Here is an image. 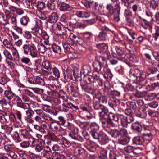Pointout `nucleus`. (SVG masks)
I'll return each instance as SVG.
<instances>
[{"label": "nucleus", "mask_w": 159, "mask_h": 159, "mask_svg": "<svg viewBox=\"0 0 159 159\" xmlns=\"http://www.w3.org/2000/svg\"><path fill=\"white\" fill-rule=\"evenodd\" d=\"M158 71L157 68L155 67H148L147 70V72L149 75L154 74Z\"/></svg>", "instance_id": "obj_58"}, {"label": "nucleus", "mask_w": 159, "mask_h": 159, "mask_svg": "<svg viewBox=\"0 0 159 159\" xmlns=\"http://www.w3.org/2000/svg\"><path fill=\"white\" fill-rule=\"evenodd\" d=\"M16 105L18 107L23 109L25 110H26L30 108L29 104L27 103L21 102H17Z\"/></svg>", "instance_id": "obj_32"}, {"label": "nucleus", "mask_w": 159, "mask_h": 159, "mask_svg": "<svg viewBox=\"0 0 159 159\" xmlns=\"http://www.w3.org/2000/svg\"><path fill=\"white\" fill-rule=\"evenodd\" d=\"M102 132V131H100L98 132L90 131L89 133L93 139L98 140L100 136L99 134H101Z\"/></svg>", "instance_id": "obj_47"}, {"label": "nucleus", "mask_w": 159, "mask_h": 159, "mask_svg": "<svg viewBox=\"0 0 159 159\" xmlns=\"http://www.w3.org/2000/svg\"><path fill=\"white\" fill-rule=\"evenodd\" d=\"M89 7L92 8L95 10L97 9V8L98 5V2L93 0H89Z\"/></svg>", "instance_id": "obj_44"}, {"label": "nucleus", "mask_w": 159, "mask_h": 159, "mask_svg": "<svg viewBox=\"0 0 159 159\" xmlns=\"http://www.w3.org/2000/svg\"><path fill=\"white\" fill-rule=\"evenodd\" d=\"M58 19V16L57 13L53 12L48 16L47 21L50 23H56Z\"/></svg>", "instance_id": "obj_12"}, {"label": "nucleus", "mask_w": 159, "mask_h": 159, "mask_svg": "<svg viewBox=\"0 0 159 159\" xmlns=\"http://www.w3.org/2000/svg\"><path fill=\"white\" fill-rule=\"evenodd\" d=\"M70 123V143L78 144H80V138L77 134V129L74 127V124Z\"/></svg>", "instance_id": "obj_4"}, {"label": "nucleus", "mask_w": 159, "mask_h": 159, "mask_svg": "<svg viewBox=\"0 0 159 159\" xmlns=\"http://www.w3.org/2000/svg\"><path fill=\"white\" fill-rule=\"evenodd\" d=\"M74 152L75 156H80L83 154L84 153V149L80 148H75L73 150Z\"/></svg>", "instance_id": "obj_39"}, {"label": "nucleus", "mask_w": 159, "mask_h": 159, "mask_svg": "<svg viewBox=\"0 0 159 159\" xmlns=\"http://www.w3.org/2000/svg\"><path fill=\"white\" fill-rule=\"evenodd\" d=\"M78 89L77 84L74 82H71L70 84V90L71 94L73 97H77L78 96Z\"/></svg>", "instance_id": "obj_10"}, {"label": "nucleus", "mask_w": 159, "mask_h": 159, "mask_svg": "<svg viewBox=\"0 0 159 159\" xmlns=\"http://www.w3.org/2000/svg\"><path fill=\"white\" fill-rule=\"evenodd\" d=\"M94 71L101 73V71L103 69L102 66L98 62L95 61L93 63Z\"/></svg>", "instance_id": "obj_28"}, {"label": "nucleus", "mask_w": 159, "mask_h": 159, "mask_svg": "<svg viewBox=\"0 0 159 159\" xmlns=\"http://www.w3.org/2000/svg\"><path fill=\"white\" fill-rule=\"evenodd\" d=\"M153 37L155 40L156 41L159 37V27L155 25L154 27V31L153 34Z\"/></svg>", "instance_id": "obj_49"}, {"label": "nucleus", "mask_w": 159, "mask_h": 159, "mask_svg": "<svg viewBox=\"0 0 159 159\" xmlns=\"http://www.w3.org/2000/svg\"><path fill=\"white\" fill-rule=\"evenodd\" d=\"M148 114L151 117H157L159 116L158 112L151 109H148Z\"/></svg>", "instance_id": "obj_57"}, {"label": "nucleus", "mask_w": 159, "mask_h": 159, "mask_svg": "<svg viewBox=\"0 0 159 159\" xmlns=\"http://www.w3.org/2000/svg\"><path fill=\"white\" fill-rule=\"evenodd\" d=\"M75 21L73 20L70 21V30L72 28V30L73 28H78L80 29H84L86 27V25L83 22H81L77 23V21L75 19Z\"/></svg>", "instance_id": "obj_8"}, {"label": "nucleus", "mask_w": 159, "mask_h": 159, "mask_svg": "<svg viewBox=\"0 0 159 159\" xmlns=\"http://www.w3.org/2000/svg\"><path fill=\"white\" fill-rule=\"evenodd\" d=\"M73 73V75L75 80L79 77H80L81 76V71H80L77 67L75 68L73 70H70V73Z\"/></svg>", "instance_id": "obj_30"}, {"label": "nucleus", "mask_w": 159, "mask_h": 159, "mask_svg": "<svg viewBox=\"0 0 159 159\" xmlns=\"http://www.w3.org/2000/svg\"><path fill=\"white\" fill-rule=\"evenodd\" d=\"M146 77L145 73L143 72H142L140 75L138 76L136 78V80L137 81L141 82L143 81Z\"/></svg>", "instance_id": "obj_55"}, {"label": "nucleus", "mask_w": 159, "mask_h": 159, "mask_svg": "<svg viewBox=\"0 0 159 159\" xmlns=\"http://www.w3.org/2000/svg\"><path fill=\"white\" fill-rule=\"evenodd\" d=\"M38 49L39 52L42 54L44 53L46 51L45 45L43 43H41L39 44L38 46Z\"/></svg>", "instance_id": "obj_59"}, {"label": "nucleus", "mask_w": 159, "mask_h": 159, "mask_svg": "<svg viewBox=\"0 0 159 159\" xmlns=\"http://www.w3.org/2000/svg\"><path fill=\"white\" fill-rule=\"evenodd\" d=\"M69 13H65L63 14L61 17V19L64 22V28H66L68 31H70V29L68 28V25L70 26V22L69 21Z\"/></svg>", "instance_id": "obj_17"}, {"label": "nucleus", "mask_w": 159, "mask_h": 159, "mask_svg": "<svg viewBox=\"0 0 159 159\" xmlns=\"http://www.w3.org/2000/svg\"><path fill=\"white\" fill-rule=\"evenodd\" d=\"M112 137L117 138L119 137V130L117 129H111L107 131Z\"/></svg>", "instance_id": "obj_33"}, {"label": "nucleus", "mask_w": 159, "mask_h": 159, "mask_svg": "<svg viewBox=\"0 0 159 159\" xmlns=\"http://www.w3.org/2000/svg\"><path fill=\"white\" fill-rule=\"evenodd\" d=\"M84 39L87 40H90L93 38V34L91 32H86L82 34Z\"/></svg>", "instance_id": "obj_48"}, {"label": "nucleus", "mask_w": 159, "mask_h": 159, "mask_svg": "<svg viewBox=\"0 0 159 159\" xmlns=\"http://www.w3.org/2000/svg\"><path fill=\"white\" fill-rule=\"evenodd\" d=\"M78 37L73 33H70V42L72 43V45L76 44L78 42Z\"/></svg>", "instance_id": "obj_54"}, {"label": "nucleus", "mask_w": 159, "mask_h": 159, "mask_svg": "<svg viewBox=\"0 0 159 159\" xmlns=\"http://www.w3.org/2000/svg\"><path fill=\"white\" fill-rule=\"evenodd\" d=\"M124 10V15L126 17L127 20L130 23L131 21L130 18L132 17V13L128 9L125 8Z\"/></svg>", "instance_id": "obj_43"}, {"label": "nucleus", "mask_w": 159, "mask_h": 159, "mask_svg": "<svg viewBox=\"0 0 159 159\" xmlns=\"http://www.w3.org/2000/svg\"><path fill=\"white\" fill-rule=\"evenodd\" d=\"M131 127L132 129L139 132H140L142 130L141 125L139 122H135L132 124Z\"/></svg>", "instance_id": "obj_25"}, {"label": "nucleus", "mask_w": 159, "mask_h": 159, "mask_svg": "<svg viewBox=\"0 0 159 159\" xmlns=\"http://www.w3.org/2000/svg\"><path fill=\"white\" fill-rule=\"evenodd\" d=\"M64 68V77L66 80L69 82L70 81V70L69 65L67 64L65 65Z\"/></svg>", "instance_id": "obj_23"}, {"label": "nucleus", "mask_w": 159, "mask_h": 159, "mask_svg": "<svg viewBox=\"0 0 159 159\" xmlns=\"http://www.w3.org/2000/svg\"><path fill=\"white\" fill-rule=\"evenodd\" d=\"M108 118L100 120L102 126L104 128H107L111 125L112 127L115 126L118 124L119 119L116 115L111 112L109 113Z\"/></svg>", "instance_id": "obj_1"}, {"label": "nucleus", "mask_w": 159, "mask_h": 159, "mask_svg": "<svg viewBox=\"0 0 159 159\" xmlns=\"http://www.w3.org/2000/svg\"><path fill=\"white\" fill-rule=\"evenodd\" d=\"M70 6L68 4L63 2L61 3L59 6V9L61 11H69Z\"/></svg>", "instance_id": "obj_40"}, {"label": "nucleus", "mask_w": 159, "mask_h": 159, "mask_svg": "<svg viewBox=\"0 0 159 159\" xmlns=\"http://www.w3.org/2000/svg\"><path fill=\"white\" fill-rule=\"evenodd\" d=\"M25 114L26 116L24 117L25 121L29 123H33L34 120L32 119L35 115L34 112L30 108L26 111Z\"/></svg>", "instance_id": "obj_7"}, {"label": "nucleus", "mask_w": 159, "mask_h": 159, "mask_svg": "<svg viewBox=\"0 0 159 159\" xmlns=\"http://www.w3.org/2000/svg\"><path fill=\"white\" fill-rule=\"evenodd\" d=\"M24 53L26 55H28L29 53L33 58L38 57V51L35 46L33 45L24 44L22 47Z\"/></svg>", "instance_id": "obj_3"}, {"label": "nucleus", "mask_w": 159, "mask_h": 159, "mask_svg": "<svg viewBox=\"0 0 159 159\" xmlns=\"http://www.w3.org/2000/svg\"><path fill=\"white\" fill-rule=\"evenodd\" d=\"M96 46L100 52H105L108 49L107 44L102 43L96 44Z\"/></svg>", "instance_id": "obj_20"}, {"label": "nucleus", "mask_w": 159, "mask_h": 159, "mask_svg": "<svg viewBox=\"0 0 159 159\" xmlns=\"http://www.w3.org/2000/svg\"><path fill=\"white\" fill-rule=\"evenodd\" d=\"M121 124L122 126L125 128H127L129 124L126 118L122 115H121Z\"/></svg>", "instance_id": "obj_53"}, {"label": "nucleus", "mask_w": 159, "mask_h": 159, "mask_svg": "<svg viewBox=\"0 0 159 159\" xmlns=\"http://www.w3.org/2000/svg\"><path fill=\"white\" fill-rule=\"evenodd\" d=\"M52 50L56 53L60 54L61 52L60 47L55 44H53Z\"/></svg>", "instance_id": "obj_63"}, {"label": "nucleus", "mask_w": 159, "mask_h": 159, "mask_svg": "<svg viewBox=\"0 0 159 159\" xmlns=\"http://www.w3.org/2000/svg\"><path fill=\"white\" fill-rule=\"evenodd\" d=\"M19 134L24 138H27L29 135V133L28 131L26 129H21L19 131Z\"/></svg>", "instance_id": "obj_61"}, {"label": "nucleus", "mask_w": 159, "mask_h": 159, "mask_svg": "<svg viewBox=\"0 0 159 159\" xmlns=\"http://www.w3.org/2000/svg\"><path fill=\"white\" fill-rule=\"evenodd\" d=\"M101 73L104 75V77L106 79H111L113 76L112 74L107 66L104 67L101 71Z\"/></svg>", "instance_id": "obj_16"}, {"label": "nucleus", "mask_w": 159, "mask_h": 159, "mask_svg": "<svg viewBox=\"0 0 159 159\" xmlns=\"http://www.w3.org/2000/svg\"><path fill=\"white\" fill-rule=\"evenodd\" d=\"M42 66L48 72L50 71L52 67L51 62L48 60H44L42 63Z\"/></svg>", "instance_id": "obj_24"}, {"label": "nucleus", "mask_w": 159, "mask_h": 159, "mask_svg": "<svg viewBox=\"0 0 159 159\" xmlns=\"http://www.w3.org/2000/svg\"><path fill=\"white\" fill-rule=\"evenodd\" d=\"M118 141L120 144L125 145L129 142V139L128 137H121L118 139Z\"/></svg>", "instance_id": "obj_42"}, {"label": "nucleus", "mask_w": 159, "mask_h": 159, "mask_svg": "<svg viewBox=\"0 0 159 159\" xmlns=\"http://www.w3.org/2000/svg\"><path fill=\"white\" fill-rule=\"evenodd\" d=\"M64 52H67L70 51V41L68 39L63 43Z\"/></svg>", "instance_id": "obj_60"}, {"label": "nucleus", "mask_w": 159, "mask_h": 159, "mask_svg": "<svg viewBox=\"0 0 159 159\" xmlns=\"http://www.w3.org/2000/svg\"><path fill=\"white\" fill-rule=\"evenodd\" d=\"M107 13L109 15H113V20L116 22H118L120 20V15L121 8L114 7L111 4H107L105 7Z\"/></svg>", "instance_id": "obj_2"}, {"label": "nucleus", "mask_w": 159, "mask_h": 159, "mask_svg": "<svg viewBox=\"0 0 159 159\" xmlns=\"http://www.w3.org/2000/svg\"><path fill=\"white\" fill-rule=\"evenodd\" d=\"M90 128L91 129V131L94 132H98L99 129V126L95 122L91 123Z\"/></svg>", "instance_id": "obj_56"}, {"label": "nucleus", "mask_w": 159, "mask_h": 159, "mask_svg": "<svg viewBox=\"0 0 159 159\" xmlns=\"http://www.w3.org/2000/svg\"><path fill=\"white\" fill-rule=\"evenodd\" d=\"M47 150L45 149H43L41 152V155L44 157L48 159H50L51 157V152L49 148L47 147Z\"/></svg>", "instance_id": "obj_26"}, {"label": "nucleus", "mask_w": 159, "mask_h": 159, "mask_svg": "<svg viewBox=\"0 0 159 159\" xmlns=\"http://www.w3.org/2000/svg\"><path fill=\"white\" fill-rule=\"evenodd\" d=\"M5 96L9 100H11L15 97V94L11 91L6 90L5 92Z\"/></svg>", "instance_id": "obj_52"}, {"label": "nucleus", "mask_w": 159, "mask_h": 159, "mask_svg": "<svg viewBox=\"0 0 159 159\" xmlns=\"http://www.w3.org/2000/svg\"><path fill=\"white\" fill-rule=\"evenodd\" d=\"M106 110H101V111L99 112L100 120L108 118L109 117V114H107V112L108 111V110L107 107H106Z\"/></svg>", "instance_id": "obj_31"}, {"label": "nucleus", "mask_w": 159, "mask_h": 159, "mask_svg": "<svg viewBox=\"0 0 159 159\" xmlns=\"http://www.w3.org/2000/svg\"><path fill=\"white\" fill-rule=\"evenodd\" d=\"M57 23H54L52 25V29L53 32L57 35L61 36L65 34H67L66 28H65Z\"/></svg>", "instance_id": "obj_5"}, {"label": "nucleus", "mask_w": 159, "mask_h": 159, "mask_svg": "<svg viewBox=\"0 0 159 159\" xmlns=\"http://www.w3.org/2000/svg\"><path fill=\"white\" fill-rule=\"evenodd\" d=\"M124 150L127 153H133L134 154H138L139 153L135 147L131 146H128L124 148Z\"/></svg>", "instance_id": "obj_21"}, {"label": "nucleus", "mask_w": 159, "mask_h": 159, "mask_svg": "<svg viewBox=\"0 0 159 159\" xmlns=\"http://www.w3.org/2000/svg\"><path fill=\"white\" fill-rule=\"evenodd\" d=\"M29 21V19L27 16H23L20 19V23L24 26H26Z\"/></svg>", "instance_id": "obj_41"}, {"label": "nucleus", "mask_w": 159, "mask_h": 159, "mask_svg": "<svg viewBox=\"0 0 159 159\" xmlns=\"http://www.w3.org/2000/svg\"><path fill=\"white\" fill-rule=\"evenodd\" d=\"M101 29L102 31L100 32L97 39L100 41L105 40L107 38L106 32L108 30V28L105 26H102Z\"/></svg>", "instance_id": "obj_9"}, {"label": "nucleus", "mask_w": 159, "mask_h": 159, "mask_svg": "<svg viewBox=\"0 0 159 159\" xmlns=\"http://www.w3.org/2000/svg\"><path fill=\"white\" fill-rule=\"evenodd\" d=\"M49 73L51 74L52 73L55 77L57 78L60 77V72L58 69L55 67H52L51 72L49 71Z\"/></svg>", "instance_id": "obj_46"}, {"label": "nucleus", "mask_w": 159, "mask_h": 159, "mask_svg": "<svg viewBox=\"0 0 159 159\" xmlns=\"http://www.w3.org/2000/svg\"><path fill=\"white\" fill-rule=\"evenodd\" d=\"M153 135L151 132L149 133H144L142 134V137L144 140L148 141H151L153 138Z\"/></svg>", "instance_id": "obj_34"}, {"label": "nucleus", "mask_w": 159, "mask_h": 159, "mask_svg": "<svg viewBox=\"0 0 159 159\" xmlns=\"http://www.w3.org/2000/svg\"><path fill=\"white\" fill-rule=\"evenodd\" d=\"M133 144L136 145H141L143 142V139L142 136H137L134 137L132 139Z\"/></svg>", "instance_id": "obj_27"}, {"label": "nucleus", "mask_w": 159, "mask_h": 159, "mask_svg": "<svg viewBox=\"0 0 159 159\" xmlns=\"http://www.w3.org/2000/svg\"><path fill=\"white\" fill-rule=\"evenodd\" d=\"M78 17L81 18H87L90 16V13L86 11H78L77 12V15Z\"/></svg>", "instance_id": "obj_35"}, {"label": "nucleus", "mask_w": 159, "mask_h": 159, "mask_svg": "<svg viewBox=\"0 0 159 159\" xmlns=\"http://www.w3.org/2000/svg\"><path fill=\"white\" fill-rule=\"evenodd\" d=\"M44 144L45 141H44V140L41 139H38L35 146V151L36 152H39L43 151L44 148Z\"/></svg>", "instance_id": "obj_13"}, {"label": "nucleus", "mask_w": 159, "mask_h": 159, "mask_svg": "<svg viewBox=\"0 0 159 159\" xmlns=\"http://www.w3.org/2000/svg\"><path fill=\"white\" fill-rule=\"evenodd\" d=\"M68 106L70 105V103L68 102L67 103H64L62 105L60 108V110L61 111H64L65 112H67L69 109V107Z\"/></svg>", "instance_id": "obj_62"}, {"label": "nucleus", "mask_w": 159, "mask_h": 159, "mask_svg": "<svg viewBox=\"0 0 159 159\" xmlns=\"http://www.w3.org/2000/svg\"><path fill=\"white\" fill-rule=\"evenodd\" d=\"M119 104L120 101L117 99L111 100L108 102V105L112 108H113L115 106L119 105Z\"/></svg>", "instance_id": "obj_50"}, {"label": "nucleus", "mask_w": 159, "mask_h": 159, "mask_svg": "<svg viewBox=\"0 0 159 159\" xmlns=\"http://www.w3.org/2000/svg\"><path fill=\"white\" fill-rule=\"evenodd\" d=\"M34 6L38 10V11L43 10L45 7V4L41 1H38L37 3L35 2Z\"/></svg>", "instance_id": "obj_38"}, {"label": "nucleus", "mask_w": 159, "mask_h": 159, "mask_svg": "<svg viewBox=\"0 0 159 159\" xmlns=\"http://www.w3.org/2000/svg\"><path fill=\"white\" fill-rule=\"evenodd\" d=\"M136 116L138 117L142 118H145L147 116V111L145 108L143 107L139 108L135 112Z\"/></svg>", "instance_id": "obj_14"}, {"label": "nucleus", "mask_w": 159, "mask_h": 159, "mask_svg": "<svg viewBox=\"0 0 159 159\" xmlns=\"http://www.w3.org/2000/svg\"><path fill=\"white\" fill-rule=\"evenodd\" d=\"M56 2H57L55 0H50L48 1L47 4L48 8L51 10H54L55 8Z\"/></svg>", "instance_id": "obj_36"}, {"label": "nucleus", "mask_w": 159, "mask_h": 159, "mask_svg": "<svg viewBox=\"0 0 159 159\" xmlns=\"http://www.w3.org/2000/svg\"><path fill=\"white\" fill-rule=\"evenodd\" d=\"M100 73H101L100 72L94 71L93 73V75L95 81H97L99 85L102 86L103 84V82L102 79L100 77Z\"/></svg>", "instance_id": "obj_19"}, {"label": "nucleus", "mask_w": 159, "mask_h": 159, "mask_svg": "<svg viewBox=\"0 0 159 159\" xmlns=\"http://www.w3.org/2000/svg\"><path fill=\"white\" fill-rule=\"evenodd\" d=\"M12 53L11 59L18 61L20 57L17 50L16 48H14V49L12 50Z\"/></svg>", "instance_id": "obj_37"}, {"label": "nucleus", "mask_w": 159, "mask_h": 159, "mask_svg": "<svg viewBox=\"0 0 159 159\" xmlns=\"http://www.w3.org/2000/svg\"><path fill=\"white\" fill-rule=\"evenodd\" d=\"M46 80L45 78H42L39 76L34 77L30 78L28 80L29 82L31 84H38L41 85H45V81Z\"/></svg>", "instance_id": "obj_6"}, {"label": "nucleus", "mask_w": 159, "mask_h": 159, "mask_svg": "<svg viewBox=\"0 0 159 159\" xmlns=\"http://www.w3.org/2000/svg\"><path fill=\"white\" fill-rule=\"evenodd\" d=\"M93 106L94 109L97 110H106V107L100 104L99 102V100L96 101L94 100L93 101Z\"/></svg>", "instance_id": "obj_18"}, {"label": "nucleus", "mask_w": 159, "mask_h": 159, "mask_svg": "<svg viewBox=\"0 0 159 159\" xmlns=\"http://www.w3.org/2000/svg\"><path fill=\"white\" fill-rule=\"evenodd\" d=\"M100 136L99 139L98 140L101 145H104L106 144L108 141V138L106 134L102 131L99 134Z\"/></svg>", "instance_id": "obj_15"}, {"label": "nucleus", "mask_w": 159, "mask_h": 159, "mask_svg": "<svg viewBox=\"0 0 159 159\" xmlns=\"http://www.w3.org/2000/svg\"><path fill=\"white\" fill-rule=\"evenodd\" d=\"M35 3V0H27L26 7L28 8L34 9V6Z\"/></svg>", "instance_id": "obj_51"}, {"label": "nucleus", "mask_w": 159, "mask_h": 159, "mask_svg": "<svg viewBox=\"0 0 159 159\" xmlns=\"http://www.w3.org/2000/svg\"><path fill=\"white\" fill-rule=\"evenodd\" d=\"M15 115L16 116V118L20 122H22L23 121H25L24 117H22V114L21 112L19 111H16V112Z\"/></svg>", "instance_id": "obj_64"}, {"label": "nucleus", "mask_w": 159, "mask_h": 159, "mask_svg": "<svg viewBox=\"0 0 159 159\" xmlns=\"http://www.w3.org/2000/svg\"><path fill=\"white\" fill-rule=\"evenodd\" d=\"M36 14L37 16L42 20H44L48 18L46 13L40 11H37Z\"/></svg>", "instance_id": "obj_45"}, {"label": "nucleus", "mask_w": 159, "mask_h": 159, "mask_svg": "<svg viewBox=\"0 0 159 159\" xmlns=\"http://www.w3.org/2000/svg\"><path fill=\"white\" fill-rule=\"evenodd\" d=\"M115 50H116L117 55V57L120 60L123 61L125 59L126 55L124 53L123 50L121 48L116 46L115 47Z\"/></svg>", "instance_id": "obj_11"}, {"label": "nucleus", "mask_w": 159, "mask_h": 159, "mask_svg": "<svg viewBox=\"0 0 159 159\" xmlns=\"http://www.w3.org/2000/svg\"><path fill=\"white\" fill-rule=\"evenodd\" d=\"M96 61L98 62L99 64L102 66V68L104 67L107 66V61L105 58L103 57L99 56Z\"/></svg>", "instance_id": "obj_29"}, {"label": "nucleus", "mask_w": 159, "mask_h": 159, "mask_svg": "<svg viewBox=\"0 0 159 159\" xmlns=\"http://www.w3.org/2000/svg\"><path fill=\"white\" fill-rule=\"evenodd\" d=\"M81 71L84 76L88 75L91 72V67L89 65H84L83 66Z\"/></svg>", "instance_id": "obj_22"}]
</instances>
